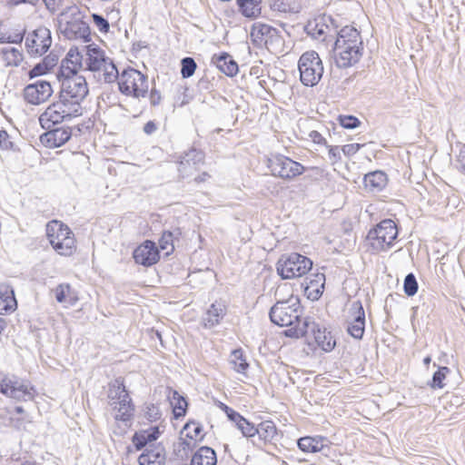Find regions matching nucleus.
<instances>
[{
	"label": "nucleus",
	"mask_w": 465,
	"mask_h": 465,
	"mask_svg": "<svg viewBox=\"0 0 465 465\" xmlns=\"http://www.w3.org/2000/svg\"><path fill=\"white\" fill-rule=\"evenodd\" d=\"M362 40L353 26L342 27L337 35L333 47L335 64L339 68H348L357 64L362 55Z\"/></svg>",
	"instance_id": "obj_1"
},
{
	"label": "nucleus",
	"mask_w": 465,
	"mask_h": 465,
	"mask_svg": "<svg viewBox=\"0 0 465 465\" xmlns=\"http://www.w3.org/2000/svg\"><path fill=\"white\" fill-rule=\"evenodd\" d=\"M58 29L69 40L82 39L84 43L91 41L89 25L83 20L76 5L67 7L59 15Z\"/></svg>",
	"instance_id": "obj_2"
},
{
	"label": "nucleus",
	"mask_w": 465,
	"mask_h": 465,
	"mask_svg": "<svg viewBox=\"0 0 465 465\" xmlns=\"http://www.w3.org/2000/svg\"><path fill=\"white\" fill-rule=\"evenodd\" d=\"M284 335L296 339L312 336L316 345L326 352L331 351L336 345V341L331 331H327L324 326L310 321L309 318L302 321V326L298 325L284 331Z\"/></svg>",
	"instance_id": "obj_3"
},
{
	"label": "nucleus",
	"mask_w": 465,
	"mask_h": 465,
	"mask_svg": "<svg viewBox=\"0 0 465 465\" xmlns=\"http://www.w3.org/2000/svg\"><path fill=\"white\" fill-rule=\"evenodd\" d=\"M302 308L298 296L292 295L287 300L277 302L270 310V320L280 327L302 326Z\"/></svg>",
	"instance_id": "obj_4"
},
{
	"label": "nucleus",
	"mask_w": 465,
	"mask_h": 465,
	"mask_svg": "<svg viewBox=\"0 0 465 465\" xmlns=\"http://www.w3.org/2000/svg\"><path fill=\"white\" fill-rule=\"evenodd\" d=\"M86 49V70L97 74L99 81L111 84L117 80L118 70L113 61L105 57L104 51L95 45L84 46Z\"/></svg>",
	"instance_id": "obj_5"
},
{
	"label": "nucleus",
	"mask_w": 465,
	"mask_h": 465,
	"mask_svg": "<svg viewBox=\"0 0 465 465\" xmlns=\"http://www.w3.org/2000/svg\"><path fill=\"white\" fill-rule=\"evenodd\" d=\"M46 234L50 244L58 254L70 256L74 252L75 240L67 225L54 220L47 223Z\"/></svg>",
	"instance_id": "obj_6"
},
{
	"label": "nucleus",
	"mask_w": 465,
	"mask_h": 465,
	"mask_svg": "<svg viewBox=\"0 0 465 465\" xmlns=\"http://www.w3.org/2000/svg\"><path fill=\"white\" fill-rule=\"evenodd\" d=\"M0 392L17 401H28L34 400L35 390L27 380L0 372Z\"/></svg>",
	"instance_id": "obj_7"
},
{
	"label": "nucleus",
	"mask_w": 465,
	"mask_h": 465,
	"mask_svg": "<svg viewBox=\"0 0 465 465\" xmlns=\"http://www.w3.org/2000/svg\"><path fill=\"white\" fill-rule=\"evenodd\" d=\"M300 80L305 86H315L323 74V64L319 54L315 51L303 53L298 62Z\"/></svg>",
	"instance_id": "obj_8"
},
{
	"label": "nucleus",
	"mask_w": 465,
	"mask_h": 465,
	"mask_svg": "<svg viewBox=\"0 0 465 465\" xmlns=\"http://www.w3.org/2000/svg\"><path fill=\"white\" fill-rule=\"evenodd\" d=\"M312 262L297 252L282 255L276 264V270L282 279L302 277L311 271Z\"/></svg>",
	"instance_id": "obj_9"
},
{
	"label": "nucleus",
	"mask_w": 465,
	"mask_h": 465,
	"mask_svg": "<svg viewBox=\"0 0 465 465\" xmlns=\"http://www.w3.org/2000/svg\"><path fill=\"white\" fill-rule=\"evenodd\" d=\"M251 38L255 46L265 47L270 52L282 51L284 44L281 32L267 24H254L252 27Z\"/></svg>",
	"instance_id": "obj_10"
},
{
	"label": "nucleus",
	"mask_w": 465,
	"mask_h": 465,
	"mask_svg": "<svg viewBox=\"0 0 465 465\" xmlns=\"http://www.w3.org/2000/svg\"><path fill=\"white\" fill-rule=\"evenodd\" d=\"M119 91L135 98L144 97L148 92L147 77L140 71L128 67L118 73Z\"/></svg>",
	"instance_id": "obj_11"
},
{
	"label": "nucleus",
	"mask_w": 465,
	"mask_h": 465,
	"mask_svg": "<svg viewBox=\"0 0 465 465\" xmlns=\"http://www.w3.org/2000/svg\"><path fill=\"white\" fill-rule=\"evenodd\" d=\"M397 236L396 223L391 219H385L369 231L367 239L372 249L380 252L390 248Z\"/></svg>",
	"instance_id": "obj_12"
},
{
	"label": "nucleus",
	"mask_w": 465,
	"mask_h": 465,
	"mask_svg": "<svg viewBox=\"0 0 465 465\" xmlns=\"http://www.w3.org/2000/svg\"><path fill=\"white\" fill-rule=\"evenodd\" d=\"M268 168L273 176L288 181L302 174L305 171L302 163L280 153L272 155L268 159Z\"/></svg>",
	"instance_id": "obj_13"
},
{
	"label": "nucleus",
	"mask_w": 465,
	"mask_h": 465,
	"mask_svg": "<svg viewBox=\"0 0 465 465\" xmlns=\"http://www.w3.org/2000/svg\"><path fill=\"white\" fill-rule=\"evenodd\" d=\"M58 79L61 82L59 94L82 104L89 93L85 77L74 74Z\"/></svg>",
	"instance_id": "obj_14"
},
{
	"label": "nucleus",
	"mask_w": 465,
	"mask_h": 465,
	"mask_svg": "<svg viewBox=\"0 0 465 465\" xmlns=\"http://www.w3.org/2000/svg\"><path fill=\"white\" fill-rule=\"evenodd\" d=\"M52 45L51 32L48 28L41 26L36 28L25 39L27 52L34 56L45 54Z\"/></svg>",
	"instance_id": "obj_15"
},
{
	"label": "nucleus",
	"mask_w": 465,
	"mask_h": 465,
	"mask_svg": "<svg viewBox=\"0 0 465 465\" xmlns=\"http://www.w3.org/2000/svg\"><path fill=\"white\" fill-rule=\"evenodd\" d=\"M53 94L51 84L45 80H38L26 85L24 89L25 100L31 104L45 103Z\"/></svg>",
	"instance_id": "obj_16"
},
{
	"label": "nucleus",
	"mask_w": 465,
	"mask_h": 465,
	"mask_svg": "<svg viewBox=\"0 0 465 465\" xmlns=\"http://www.w3.org/2000/svg\"><path fill=\"white\" fill-rule=\"evenodd\" d=\"M82 66L83 54L79 52L77 47H72L61 62L57 77L64 78L78 74V71Z\"/></svg>",
	"instance_id": "obj_17"
},
{
	"label": "nucleus",
	"mask_w": 465,
	"mask_h": 465,
	"mask_svg": "<svg viewBox=\"0 0 465 465\" xmlns=\"http://www.w3.org/2000/svg\"><path fill=\"white\" fill-rule=\"evenodd\" d=\"M133 257L136 263L149 267L159 261L160 254L155 243L146 240L134 251Z\"/></svg>",
	"instance_id": "obj_18"
},
{
	"label": "nucleus",
	"mask_w": 465,
	"mask_h": 465,
	"mask_svg": "<svg viewBox=\"0 0 465 465\" xmlns=\"http://www.w3.org/2000/svg\"><path fill=\"white\" fill-rule=\"evenodd\" d=\"M40 135V142L48 148H57L64 145L72 136V129L68 126L45 129Z\"/></svg>",
	"instance_id": "obj_19"
},
{
	"label": "nucleus",
	"mask_w": 465,
	"mask_h": 465,
	"mask_svg": "<svg viewBox=\"0 0 465 465\" xmlns=\"http://www.w3.org/2000/svg\"><path fill=\"white\" fill-rule=\"evenodd\" d=\"M350 311L353 319L349 322L347 331L354 339L361 340L365 330V312L361 302H353Z\"/></svg>",
	"instance_id": "obj_20"
},
{
	"label": "nucleus",
	"mask_w": 465,
	"mask_h": 465,
	"mask_svg": "<svg viewBox=\"0 0 465 465\" xmlns=\"http://www.w3.org/2000/svg\"><path fill=\"white\" fill-rule=\"evenodd\" d=\"M204 154L202 151L195 148L190 149L180 156L178 162V171L183 177L189 175L193 169L203 162Z\"/></svg>",
	"instance_id": "obj_21"
},
{
	"label": "nucleus",
	"mask_w": 465,
	"mask_h": 465,
	"mask_svg": "<svg viewBox=\"0 0 465 465\" xmlns=\"http://www.w3.org/2000/svg\"><path fill=\"white\" fill-rule=\"evenodd\" d=\"M165 461V449L161 444H149L139 456V465H163Z\"/></svg>",
	"instance_id": "obj_22"
},
{
	"label": "nucleus",
	"mask_w": 465,
	"mask_h": 465,
	"mask_svg": "<svg viewBox=\"0 0 465 465\" xmlns=\"http://www.w3.org/2000/svg\"><path fill=\"white\" fill-rule=\"evenodd\" d=\"M119 401H112L111 406L116 411L115 420L130 422L134 414V405L129 394H125Z\"/></svg>",
	"instance_id": "obj_23"
},
{
	"label": "nucleus",
	"mask_w": 465,
	"mask_h": 465,
	"mask_svg": "<svg viewBox=\"0 0 465 465\" xmlns=\"http://www.w3.org/2000/svg\"><path fill=\"white\" fill-rule=\"evenodd\" d=\"M65 114L57 108V106L52 103L39 116V123L44 129H50L54 127L56 124L67 122Z\"/></svg>",
	"instance_id": "obj_24"
},
{
	"label": "nucleus",
	"mask_w": 465,
	"mask_h": 465,
	"mask_svg": "<svg viewBox=\"0 0 465 465\" xmlns=\"http://www.w3.org/2000/svg\"><path fill=\"white\" fill-rule=\"evenodd\" d=\"M54 104L65 114L68 121L83 114L82 104L68 97H64L63 94H59L58 100L54 102Z\"/></svg>",
	"instance_id": "obj_25"
},
{
	"label": "nucleus",
	"mask_w": 465,
	"mask_h": 465,
	"mask_svg": "<svg viewBox=\"0 0 465 465\" xmlns=\"http://www.w3.org/2000/svg\"><path fill=\"white\" fill-rule=\"evenodd\" d=\"M16 307L17 302L13 287L5 282L0 283V314L13 312Z\"/></svg>",
	"instance_id": "obj_26"
},
{
	"label": "nucleus",
	"mask_w": 465,
	"mask_h": 465,
	"mask_svg": "<svg viewBox=\"0 0 465 465\" xmlns=\"http://www.w3.org/2000/svg\"><path fill=\"white\" fill-rule=\"evenodd\" d=\"M387 183V174L382 171L371 172L363 177L364 187L371 193L381 192L386 187Z\"/></svg>",
	"instance_id": "obj_27"
},
{
	"label": "nucleus",
	"mask_w": 465,
	"mask_h": 465,
	"mask_svg": "<svg viewBox=\"0 0 465 465\" xmlns=\"http://www.w3.org/2000/svg\"><path fill=\"white\" fill-rule=\"evenodd\" d=\"M212 63L227 76H234L239 70L237 63L225 52L214 54L212 58Z\"/></svg>",
	"instance_id": "obj_28"
},
{
	"label": "nucleus",
	"mask_w": 465,
	"mask_h": 465,
	"mask_svg": "<svg viewBox=\"0 0 465 465\" xmlns=\"http://www.w3.org/2000/svg\"><path fill=\"white\" fill-rule=\"evenodd\" d=\"M168 400L173 408V414L175 419L183 417L186 413L188 403L185 398L177 391L168 388Z\"/></svg>",
	"instance_id": "obj_29"
},
{
	"label": "nucleus",
	"mask_w": 465,
	"mask_h": 465,
	"mask_svg": "<svg viewBox=\"0 0 465 465\" xmlns=\"http://www.w3.org/2000/svg\"><path fill=\"white\" fill-rule=\"evenodd\" d=\"M217 457L213 449L203 446L193 454L191 465H216Z\"/></svg>",
	"instance_id": "obj_30"
},
{
	"label": "nucleus",
	"mask_w": 465,
	"mask_h": 465,
	"mask_svg": "<svg viewBox=\"0 0 465 465\" xmlns=\"http://www.w3.org/2000/svg\"><path fill=\"white\" fill-rule=\"evenodd\" d=\"M225 315L223 305L220 303H213L203 317L204 328H213L219 324Z\"/></svg>",
	"instance_id": "obj_31"
},
{
	"label": "nucleus",
	"mask_w": 465,
	"mask_h": 465,
	"mask_svg": "<svg viewBox=\"0 0 465 465\" xmlns=\"http://www.w3.org/2000/svg\"><path fill=\"white\" fill-rule=\"evenodd\" d=\"M326 440L323 437H302L298 440V448L306 453L319 452L324 447V441Z\"/></svg>",
	"instance_id": "obj_32"
},
{
	"label": "nucleus",
	"mask_w": 465,
	"mask_h": 465,
	"mask_svg": "<svg viewBox=\"0 0 465 465\" xmlns=\"http://www.w3.org/2000/svg\"><path fill=\"white\" fill-rule=\"evenodd\" d=\"M239 12L245 17L254 18L261 14L260 0H236Z\"/></svg>",
	"instance_id": "obj_33"
},
{
	"label": "nucleus",
	"mask_w": 465,
	"mask_h": 465,
	"mask_svg": "<svg viewBox=\"0 0 465 465\" xmlns=\"http://www.w3.org/2000/svg\"><path fill=\"white\" fill-rule=\"evenodd\" d=\"M256 435H258L259 440H262L263 442L272 441L277 434L276 425L272 420H264L260 422L256 426Z\"/></svg>",
	"instance_id": "obj_34"
},
{
	"label": "nucleus",
	"mask_w": 465,
	"mask_h": 465,
	"mask_svg": "<svg viewBox=\"0 0 465 465\" xmlns=\"http://www.w3.org/2000/svg\"><path fill=\"white\" fill-rule=\"evenodd\" d=\"M229 362L232 369L238 373L245 374L249 368V364L243 357V351L242 349H235L231 352Z\"/></svg>",
	"instance_id": "obj_35"
},
{
	"label": "nucleus",
	"mask_w": 465,
	"mask_h": 465,
	"mask_svg": "<svg viewBox=\"0 0 465 465\" xmlns=\"http://www.w3.org/2000/svg\"><path fill=\"white\" fill-rule=\"evenodd\" d=\"M125 394L129 393L125 389V385L122 378H117L110 383L108 390V399L110 404L112 401L121 400L124 398L123 396H125Z\"/></svg>",
	"instance_id": "obj_36"
},
{
	"label": "nucleus",
	"mask_w": 465,
	"mask_h": 465,
	"mask_svg": "<svg viewBox=\"0 0 465 465\" xmlns=\"http://www.w3.org/2000/svg\"><path fill=\"white\" fill-rule=\"evenodd\" d=\"M2 53L7 65L18 66L24 59L22 52L15 47L4 48Z\"/></svg>",
	"instance_id": "obj_37"
},
{
	"label": "nucleus",
	"mask_w": 465,
	"mask_h": 465,
	"mask_svg": "<svg viewBox=\"0 0 465 465\" xmlns=\"http://www.w3.org/2000/svg\"><path fill=\"white\" fill-rule=\"evenodd\" d=\"M450 372V370L448 367H439L433 373L431 381L428 384L432 389H442L444 387L443 381Z\"/></svg>",
	"instance_id": "obj_38"
},
{
	"label": "nucleus",
	"mask_w": 465,
	"mask_h": 465,
	"mask_svg": "<svg viewBox=\"0 0 465 465\" xmlns=\"http://www.w3.org/2000/svg\"><path fill=\"white\" fill-rule=\"evenodd\" d=\"M181 74L183 78L191 77L196 70V63L192 57H184L181 61Z\"/></svg>",
	"instance_id": "obj_39"
},
{
	"label": "nucleus",
	"mask_w": 465,
	"mask_h": 465,
	"mask_svg": "<svg viewBox=\"0 0 465 465\" xmlns=\"http://www.w3.org/2000/svg\"><path fill=\"white\" fill-rule=\"evenodd\" d=\"M327 28L328 25L318 22H315L314 24L309 23L306 26L308 35H312L315 39H321L325 36Z\"/></svg>",
	"instance_id": "obj_40"
},
{
	"label": "nucleus",
	"mask_w": 465,
	"mask_h": 465,
	"mask_svg": "<svg viewBox=\"0 0 465 465\" xmlns=\"http://www.w3.org/2000/svg\"><path fill=\"white\" fill-rule=\"evenodd\" d=\"M237 429L244 437L252 438L256 435L257 430L253 423L247 420L244 417L236 425Z\"/></svg>",
	"instance_id": "obj_41"
},
{
	"label": "nucleus",
	"mask_w": 465,
	"mask_h": 465,
	"mask_svg": "<svg viewBox=\"0 0 465 465\" xmlns=\"http://www.w3.org/2000/svg\"><path fill=\"white\" fill-rule=\"evenodd\" d=\"M403 290L406 295L413 296L418 292V282L413 273L406 275L403 282Z\"/></svg>",
	"instance_id": "obj_42"
},
{
	"label": "nucleus",
	"mask_w": 465,
	"mask_h": 465,
	"mask_svg": "<svg viewBox=\"0 0 465 465\" xmlns=\"http://www.w3.org/2000/svg\"><path fill=\"white\" fill-rule=\"evenodd\" d=\"M183 430H186V437L190 440H198V437H200L203 427L200 423L195 421H189L183 426Z\"/></svg>",
	"instance_id": "obj_43"
},
{
	"label": "nucleus",
	"mask_w": 465,
	"mask_h": 465,
	"mask_svg": "<svg viewBox=\"0 0 465 465\" xmlns=\"http://www.w3.org/2000/svg\"><path fill=\"white\" fill-rule=\"evenodd\" d=\"M270 8L280 13H290L292 11V4L288 0H269Z\"/></svg>",
	"instance_id": "obj_44"
},
{
	"label": "nucleus",
	"mask_w": 465,
	"mask_h": 465,
	"mask_svg": "<svg viewBox=\"0 0 465 465\" xmlns=\"http://www.w3.org/2000/svg\"><path fill=\"white\" fill-rule=\"evenodd\" d=\"M146 431L139 430L134 432L132 437V442L136 450H141L145 448L150 442L145 435Z\"/></svg>",
	"instance_id": "obj_45"
},
{
	"label": "nucleus",
	"mask_w": 465,
	"mask_h": 465,
	"mask_svg": "<svg viewBox=\"0 0 465 465\" xmlns=\"http://www.w3.org/2000/svg\"><path fill=\"white\" fill-rule=\"evenodd\" d=\"M339 124L345 129H354L361 124L360 120L353 115H340Z\"/></svg>",
	"instance_id": "obj_46"
},
{
	"label": "nucleus",
	"mask_w": 465,
	"mask_h": 465,
	"mask_svg": "<svg viewBox=\"0 0 465 465\" xmlns=\"http://www.w3.org/2000/svg\"><path fill=\"white\" fill-rule=\"evenodd\" d=\"M173 239L174 232L171 231H164L159 240V245L162 250H167L170 246V251H173Z\"/></svg>",
	"instance_id": "obj_47"
},
{
	"label": "nucleus",
	"mask_w": 465,
	"mask_h": 465,
	"mask_svg": "<svg viewBox=\"0 0 465 465\" xmlns=\"http://www.w3.org/2000/svg\"><path fill=\"white\" fill-rule=\"evenodd\" d=\"M92 17L94 25L97 26L100 32L107 33L109 31V23L103 15L98 14H93Z\"/></svg>",
	"instance_id": "obj_48"
},
{
	"label": "nucleus",
	"mask_w": 465,
	"mask_h": 465,
	"mask_svg": "<svg viewBox=\"0 0 465 465\" xmlns=\"http://www.w3.org/2000/svg\"><path fill=\"white\" fill-rule=\"evenodd\" d=\"M328 148V155L331 164H335L341 160V148L339 146L327 145Z\"/></svg>",
	"instance_id": "obj_49"
},
{
	"label": "nucleus",
	"mask_w": 465,
	"mask_h": 465,
	"mask_svg": "<svg viewBox=\"0 0 465 465\" xmlns=\"http://www.w3.org/2000/svg\"><path fill=\"white\" fill-rule=\"evenodd\" d=\"M70 284L61 283L54 289L55 299L58 302L62 303L65 300L66 292L70 290Z\"/></svg>",
	"instance_id": "obj_50"
},
{
	"label": "nucleus",
	"mask_w": 465,
	"mask_h": 465,
	"mask_svg": "<svg viewBox=\"0 0 465 465\" xmlns=\"http://www.w3.org/2000/svg\"><path fill=\"white\" fill-rule=\"evenodd\" d=\"M14 148V143L10 141L8 133L2 129L0 130V149L9 150Z\"/></svg>",
	"instance_id": "obj_51"
},
{
	"label": "nucleus",
	"mask_w": 465,
	"mask_h": 465,
	"mask_svg": "<svg viewBox=\"0 0 465 465\" xmlns=\"http://www.w3.org/2000/svg\"><path fill=\"white\" fill-rule=\"evenodd\" d=\"M48 72H49V70L46 68V66H45V64L42 62H40V63L36 64L29 71L28 75L32 79V78H35V77H37V76H40V75H44V74H45Z\"/></svg>",
	"instance_id": "obj_52"
},
{
	"label": "nucleus",
	"mask_w": 465,
	"mask_h": 465,
	"mask_svg": "<svg viewBox=\"0 0 465 465\" xmlns=\"http://www.w3.org/2000/svg\"><path fill=\"white\" fill-rule=\"evenodd\" d=\"M361 147V144L360 143H348L341 147V152L346 156H352L354 155Z\"/></svg>",
	"instance_id": "obj_53"
},
{
	"label": "nucleus",
	"mask_w": 465,
	"mask_h": 465,
	"mask_svg": "<svg viewBox=\"0 0 465 465\" xmlns=\"http://www.w3.org/2000/svg\"><path fill=\"white\" fill-rule=\"evenodd\" d=\"M457 169L465 175V144H463L457 156Z\"/></svg>",
	"instance_id": "obj_54"
},
{
	"label": "nucleus",
	"mask_w": 465,
	"mask_h": 465,
	"mask_svg": "<svg viewBox=\"0 0 465 465\" xmlns=\"http://www.w3.org/2000/svg\"><path fill=\"white\" fill-rule=\"evenodd\" d=\"M41 62L50 71L53 67L56 65L58 62V56L56 54H50L46 55Z\"/></svg>",
	"instance_id": "obj_55"
},
{
	"label": "nucleus",
	"mask_w": 465,
	"mask_h": 465,
	"mask_svg": "<svg viewBox=\"0 0 465 465\" xmlns=\"http://www.w3.org/2000/svg\"><path fill=\"white\" fill-rule=\"evenodd\" d=\"M143 430L146 431L145 435L150 443L156 440L160 436V430L157 426H153L147 430Z\"/></svg>",
	"instance_id": "obj_56"
},
{
	"label": "nucleus",
	"mask_w": 465,
	"mask_h": 465,
	"mask_svg": "<svg viewBox=\"0 0 465 465\" xmlns=\"http://www.w3.org/2000/svg\"><path fill=\"white\" fill-rule=\"evenodd\" d=\"M229 412L226 414L228 419L232 421L235 426L238 424L239 421L242 420L243 416H242L238 411H234L233 409H228Z\"/></svg>",
	"instance_id": "obj_57"
},
{
	"label": "nucleus",
	"mask_w": 465,
	"mask_h": 465,
	"mask_svg": "<svg viewBox=\"0 0 465 465\" xmlns=\"http://www.w3.org/2000/svg\"><path fill=\"white\" fill-rule=\"evenodd\" d=\"M149 99L153 106L158 105L162 99L160 92L155 89L151 90Z\"/></svg>",
	"instance_id": "obj_58"
},
{
	"label": "nucleus",
	"mask_w": 465,
	"mask_h": 465,
	"mask_svg": "<svg viewBox=\"0 0 465 465\" xmlns=\"http://www.w3.org/2000/svg\"><path fill=\"white\" fill-rule=\"evenodd\" d=\"M310 137L312 138V142L317 144H325L326 143L324 137L317 131H312L310 133Z\"/></svg>",
	"instance_id": "obj_59"
},
{
	"label": "nucleus",
	"mask_w": 465,
	"mask_h": 465,
	"mask_svg": "<svg viewBox=\"0 0 465 465\" xmlns=\"http://www.w3.org/2000/svg\"><path fill=\"white\" fill-rule=\"evenodd\" d=\"M43 2L51 13H54L58 9L61 0H43Z\"/></svg>",
	"instance_id": "obj_60"
},
{
	"label": "nucleus",
	"mask_w": 465,
	"mask_h": 465,
	"mask_svg": "<svg viewBox=\"0 0 465 465\" xmlns=\"http://www.w3.org/2000/svg\"><path fill=\"white\" fill-rule=\"evenodd\" d=\"M143 132L150 135L157 130V125L153 121L147 122L143 126Z\"/></svg>",
	"instance_id": "obj_61"
},
{
	"label": "nucleus",
	"mask_w": 465,
	"mask_h": 465,
	"mask_svg": "<svg viewBox=\"0 0 465 465\" xmlns=\"http://www.w3.org/2000/svg\"><path fill=\"white\" fill-rule=\"evenodd\" d=\"M23 38H24V35L18 34L15 37H12V38L10 36L8 38H6V39L1 38L0 42H2V43H5L6 42V43H12V44H20V43H22Z\"/></svg>",
	"instance_id": "obj_62"
},
{
	"label": "nucleus",
	"mask_w": 465,
	"mask_h": 465,
	"mask_svg": "<svg viewBox=\"0 0 465 465\" xmlns=\"http://www.w3.org/2000/svg\"><path fill=\"white\" fill-rule=\"evenodd\" d=\"M209 178H210V174L204 172V173H201L200 175L196 176L194 178V181H195V183H199L205 182Z\"/></svg>",
	"instance_id": "obj_63"
},
{
	"label": "nucleus",
	"mask_w": 465,
	"mask_h": 465,
	"mask_svg": "<svg viewBox=\"0 0 465 465\" xmlns=\"http://www.w3.org/2000/svg\"><path fill=\"white\" fill-rule=\"evenodd\" d=\"M12 4L15 5H20V4H31L35 5L38 0H11Z\"/></svg>",
	"instance_id": "obj_64"
}]
</instances>
